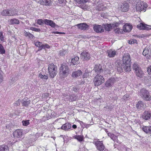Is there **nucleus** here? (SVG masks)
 <instances>
[{"instance_id":"obj_31","label":"nucleus","mask_w":151,"mask_h":151,"mask_svg":"<svg viewBox=\"0 0 151 151\" xmlns=\"http://www.w3.org/2000/svg\"><path fill=\"white\" fill-rule=\"evenodd\" d=\"M8 147L5 145L0 146V151H9Z\"/></svg>"},{"instance_id":"obj_4","label":"nucleus","mask_w":151,"mask_h":151,"mask_svg":"<svg viewBox=\"0 0 151 151\" xmlns=\"http://www.w3.org/2000/svg\"><path fill=\"white\" fill-rule=\"evenodd\" d=\"M104 82V79L103 76L97 74L94 78L93 81L94 85L98 86L102 84Z\"/></svg>"},{"instance_id":"obj_28","label":"nucleus","mask_w":151,"mask_h":151,"mask_svg":"<svg viewBox=\"0 0 151 151\" xmlns=\"http://www.w3.org/2000/svg\"><path fill=\"white\" fill-rule=\"evenodd\" d=\"M103 25L105 29L107 31H109L113 29L111 24H104Z\"/></svg>"},{"instance_id":"obj_39","label":"nucleus","mask_w":151,"mask_h":151,"mask_svg":"<svg viewBox=\"0 0 151 151\" xmlns=\"http://www.w3.org/2000/svg\"><path fill=\"white\" fill-rule=\"evenodd\" d=\"M133 68L135 70V71L140 69L138 64L136 63H135L133 64Z\"/></svg>"},{"instance_id":"obj_34","label":"nucleus","mask_w":151,"mask_h":151,"mask_svg":"<svg viewBox=\"0 0 151 151\" xmlns=\"http://www.w3.org/2000/svg\"><path fill=\"white\" fill-rule=\"evenodd\" d=\"M10 22L12 24H19V20L16 19H12L10 20Z\"/></svg>"},{"instance_id":"obj_18","label":"nucleus","mask_w":151,"mask_h":151,"mask_svg":"<svg viewBox=\"0 0 151 151\" xmlns=\"http://www.w3.org/2000/svg\"><path fill=\"white\" fill-rule=\"evenodd\" d=\"M78 29L81 30H85L88 27V25L85 23H80L76 25Z\"/></svg>"},{"instance_id":"obj_30","label":"nucleus","mask_w":151,"mask_h":151,"mask_svg":"<svg viewBox=\"0 0 151 151\" xmlns=\"http://www.w3.org/2000/svg\"><path fill=\"white\" fill-rule=\"evenodd\" d=\"M79 58L78 57H76L71 59V63L73 65H75L79 63Z\"/></svg>"},{"instance_id":"obj_1","label":"nucleus","mask_w":151,"mask_h":151,"mask_svg":"<svg viewBox=\"0 0 151 151\" xmlns=\"http://www.w3.org/2000/svg\"><path fill=\"white\" fill-rule=\"evenodd\" d=\"M122 61V66H123L124 69L126 72L130 71L131 70V62L130 55L129 54H124L123 55Z\"/></svg>"},{"instance_id":"obj_57","label":"nucleus","mask_w":151,"mask_h":151,"mask_svg":"<svg viewBox=\"0 0 151 151\" xmlns=\"http://www.w3.org/2000/svg\"><path fill=\"white\" fill-rule=\"evenodd\" d=\"M90 125V124H84V126L85 127L87 128H88V127H89Z\"/></svg>"},{"instance_id":"obj_13","label":"nucleus","mask_w":151,"mask_h":151,"mask_svg":"<svg viewBox=\"0 0 151 151\" xmlns=\"http://www.w3.org/2000/svg\"><path fill=\"white\" fill-rule=\"evenodd\" d=\"M81 56L82 58H83L85 60H87L91 58L90 54L86 51H83L81 54Z\"/></svg>"},{"instance_id":"obj_45","label":"nucleus","mask_w":151,"mask_h":151,"mask_svg":"<svg viewBox=\"0 0 151 151\" xmlns=\"http://www.w3.org/2000/svg\"><path fill=\"white\" fill-rule=\"evenodd\" d=\"M30 29L34 31L35 32H40V29L35 27H31L30 28Z\"/></svg>"},{"instance_id":"obj_21","label":"nucleus","mask_w":151,"mask_h":151,"mask_svg":"<svg viewBox=\"0 0 151 151\" xmlns=\"http://www.w3.org/2000/svg\"><path fill=\"white\" fill-rule=\"evenodd\" d=\"M45 24L47 25L50 26L54 28L56 26H58V25L55 24L52 21L47 19H45Z\"/></svg>"},{"instance_id":"obj_37","label":"nucleus","mask_w":151,"mask_h":151,"mask_svg":"<svg viewBox=\"0 0 151 151\" xmlns=\"http://www.w3.org/2000/svg\"><path fill=\"white\" fill-rule=\"evenodd\" d=\"M39 77L42 79H45L47 80L48 78V77L47 76L45 75L44 74L43 75L41 73H40V74L39 75Z\"/></svg>"},{"instance_id":"obj_6","label":"nucleus","mask_w":151,"mask_h":151,"mask_svg":"<svg viewBox=\"0 0 151 151\" xmlns=\"http://www.w3.org/2000/svg\"><path fill=\"white\" fill-rule=\"evenodd\" d=\"M60 73L63 76H66L68 73V67L66 64L63 63L61 64L60 68Z\"/></svg>"},{"instance_id":"obj_48","label":"nucleus","mask_w":151,"mask_h":151,"mask_svg":"<svg viewBox=\"0 0 151 151\" xmlns=\"http://www.w3.org/2000/svg\"><path fill=\"white\" fill-rule=\"evenodd\" d=\"M120 66V65H119L118 66H116L118 72L121 73L122 72L123 69Z\"/></svg>"},{"instance_id":"obj_9","label":"nucleus","mask_w":151,"mask_h":151,"mask_svg":"<svg viewBox=\"0 0 151 151\" xmlns=\"http://www.w3.org/2000/svg\"><path fill=\"white\" fill-rule=\"evenodd\" d=\"M137 27L140 30H149L151 29V26H149L141 23L137 25Z\"/></svg>"},{"instance_id":"obj_53","label":"nucleus","mask_w":151,"mask_h":151,"mask_svg":"<svg viewBox=\"0 0 151 151\" xmlns=\"http://www.w3.org/2000/svg\"><path fill=\"white\" fill-rule=\"evenodd\" d=\"M147 71L149 74L151 75V65L147 68Z\"/></svg>"},{"instance_id":"obj_35","label":"nucleus","mask_w":151,"mask_h":151,"mask_svg":"<svg viewBox=\"0 0 151 151\" xmlns=\"http://www.w3.org/2000/svg\"><path fill=\"white\" fill-rule=\"evenodd\" d=\"M24 35L25 36L29 37V38L32 39L33 38V37H34L33 35L31 34L29 32H27L26 31H25L24 32Z\"/></svg>"},{"instance_id":"obj_7","label":"nucleus","mask_w":151,"mask_h":151,"mask_svg":"<svg viewBox=\"0 0 151 151\" xmlns=\"http://www.w3.org/2000/svg\"><path fill=\"white\" fill-rule=\"evenodd\" d=\"M35 44L36 46L38 47V50H40L42 49H48L50 48V46L47 44H44L42 42L39 41L35 42Z\"/></svg>"},{"instance_id":"obj_20","label":"nucleus","mask_w":151,"mask_h":151,"mask_svg":"<svg viewBox=\"0 0 151 151\" xmlns=\"http://www.w3.org/2000/svg\"><path fill=\"white\" fill-rule=\"evenodd\" d=\"M93 70L95 72L98 74L100 73L103 71V69L100 64L95 65Z\"/></svg>"},{"instance_id":"obj_40","label":"nucleus","mask_w":151,"mask_h":151,"mask_svg":"<svg viewBox=\"0 0 151 151\" xmlns=\"http://www.w3.org/2000/svg\"><path fill=\"white\" fill-rule=\"evenodd\" d=\"M77 97V96H76L75 94H72L70 96V100L72 101H75L76 100Z\"/></svg>"},{"instance_id":"obj_41","label":"nucleus","mask_w":151,"mask_h":151,"mask_svg":"<svg viewBox=\"0 0 151 151\" xmlns=\"http://www.w3.org/2000/svg\"><path fill=\"white\" fill-rule=\"evenodd\" d=\"M45 19L42 20V19H38L37 20V23L40 25H41L44 23L45 24Z\"/></svg>"},{"instance_id":"obj_52","label":"nucleus","mask_w":151,"mask_h":151,"mask_svg":"<svg viewBox=\"0 0 151 151\" xmlns=\"http://www.w3.org/2000/svg\"><path fill=\"white\" fill-rule=\"evenodd\" d=\"M60 55L61 56H63V55H65V53H66V52L65 51H63V50H61L60 51Z\"/></svg>"},{"instance_id":"obj_33","label":"nucleus","mask_w":151,"mask_h":151,"mask_svg":"<svg viewBox=\"0 0 151 151\" xmlns=\"http://www.w3.org/2000/svg\"><path fill=\"white\" fill-rule=\"evenodd\" d=\"M108 135L114 141H116L117 139V137L111 133H108Z\"/></svg>"},{"instance_id":"obj_47","label":"nucleus","mask_w":151,"mask_h":151,"mask_svg":"<svg viewBox=\"0 0 151 151\" xmlns=\"http://www.w3.org/2000/svg\"><path fill=\"white\" fill-rule=\"evenodd\" d=\"M0 39L1 41H4V36L2 32H0Z\"/></svg>"},{"instance_id":"obj_62","label":"nucleus","mask_w":151,"mask_h":151,"mask_svg":"<svg viewBox=\"0 0 151 151\" xmlns=\"http://www.w3.org/2000/svg\"><path fill=\"white\" fill-rule=\"evenodd\" d=\"M72 127L74 129H76L77 127V126L75 124H73V125Z\"/></svg>"},{"instance_id":"obj_49","label":"nucleus","mask_w":151,"mask_h":151,"mask_svg":"<svg viewBox=\"0 0 151 151\" xmlns=\"http://www.w3.org/2000/svg\"><path fill=\"white\" fill-rule=\"evenodd\" d=\"M111 25L113 29H115L116 27H118L119 25V24L118 23H116L114 24H111Z\"/></svg>"},{"instance_id":"obj_50","label":"nucleus","mask_w":151,"mask_h":151,"mask_svg":"<svg viewBox=\"0 0 151 151\" xmlns=\"http://www.w3.org/2000/svg\"><path fill=\"white\" fill-rule=\"evenodd\" d=\"M89 73L85 72L83 75V78H86L89 76Z\"/></svg>"},{"instance_id":"obj_64","label":"nucleus","mask_w":151,"mask_h":151,"mask_svg":"<svg viewBox=\"0 0 151 151\" xmlns=\"http://www.w3.org/2000/svg\"><path fill=\"white\" fill-rule=\"evenodd\" d=\"M84 7H85V6H84V5H83L82 6L81 8L82 9H85V8H84Z\"/></svg>"},{"instance_id":"obj_25","label":"nucleus","mask_w":151,"mask_h":151,"mask_svg":"<svg viewBox=\"0 0 151 151\" xmlns=\"http://www.w3.org/2000/svg\"><path fill=\"white\" fill-rule=\"evenodd\" d=\"M71 127V124L68 123H66L65 124H63L60 128L65 131H68V129H70Z\"/></svg>"},{"instance_id":"obj_17","label":"nucleus","mask_w":151,"mask_h":151,"mask_svg":"<svg viewBox=\"0 0 151 151\" xmlns=\"http://www.w3.org/2000/svg\"><path fill=\"white\" fill-rule=\"evenodd\" d=\"M22 131L21 129H17L13 134L14 137L17 138L22 136Z\"/></svg>"},{"instance_id":"obj_56","label":"nucleus","mask_w":151,"mask_h":151,"mask_svg":"<svg viewBox=\"0 0 151 151\" xmlns=\"http://www.w3.org/2000/svg\"><path fill=\"white\" fill-rule=\"evenodd\" d=\"M114 29V32H117L118 33H119V28H115Z\"/></svg>"},{"instance_id":"obj_58","label":"nucleus","mask_w":151,"mask_h":151,"mask_svg":"<svg viewBox=\"0 0 151 151\" xmlns=\"http://www.w3.org/2000/svg\"><path fill=\"white\" fill-rule=\"evenodd\" d=\"M73 90L75 92H77L78 91V89L76 87H73Z\"/></svg>"},{"instance_id":"obj_60","label":"nucleus","mask_w":151,"mask_h":151,"mask_svg":"<svg viewBox=\"0 0 151 151\" xmlns=\"http://www.w3.org/2000/svg\"><path fill=\"white\" fill-rule=\"evenodd\" d=\"M3 80L2 77V75L0 74V83H1Z\"/></svg>"},{"instance_id":"obj_23","label":"nucleus","mask_w":151,"mask_h":151,"mask_svg":"<svg viewBox=\"0 0 151 151\" xmlns=\"http://www.w3.org/2000/svg\"><path fill=\"white\" fill-rule=\"evenodd\" d=\"M38 2L42 5L49 6L51 4L50 0H39Z\"/></svg>"},{"instance_id":"obj_29","label":"nucleus","mask_w":151,"mask_h":151,"mask_svg":"<svg viewBox=\"0 0 151 151\" xmlns=\"http://www.w3.org/2000/svg\"><path fill=\"white\" fill-rule=\"evenodd\" d=\"M82 73V72L81 70H78L73 72L72 73V76L73 77H77L81 75Z\"/></svg>"},{"instance_id":"obj_63","label":"nucleus","mask_w":151,"mask_h":151,"mask_svg":"<svg viewBox=\"0 0 151 151\" xmlns=\"http://www.w3.org/2000/svg\"><path fill=\"white\" fill-rule=\"evenodd\" d=\"M80 123L81 125H84V123L82 121H80Z\"/></svg>"},{"instance_id":"obj_5","label":"nucleus","mask_w":151,"mask_h":151,"mask_svg":"<svg viewBox=\"0 0 151 151\" xmlns=\"http://www.w3.org/2000/svg\"><path fill=\"white\" fill-rule=\"evenodd\" d=\"M147 7V5L144 4L141 1H138L136 5V9L137 11H144L145 12V9Z\"/></svg>"},{"instance_id":"obj_27","label":"nucleus","mask_w":151,"mask_h":151,"mask_svg":"<svg viewBox=\"0 0 151 151\" xmlns=\"http://www.w3.org/2000/svg\"><path fill=\"white\" fill-rule=\"evenodd\" d=\"M21 102L22 105L26 106L30 104V101L26 97L22 99Z\"/></svg>"},{"instance_id":"obj_10","label":"nucleus","mask_w":151,"mask_h":151,"mask_svg":"<svg viewBox=\"0 0 151 151\" xmlns=\"http://www.w3.org/2000/svg\"><path fill=\"white\" fill-rule=\"evenodd\" d=\"M151 116V113L150 111H145L143 113L142 118L144 120H149Z\"/></svg>"},{"instance_id":"obj_2","label":"nucleus","mask_w":151,"mask_h":151,"mask_svg":"<svg viewBox=\"0 0 151 151\" xmlns=\"http://www.w3.org/2000/svg\"><path fill=\"white\" fill-rule=\"evenodd\" d=\"M139 96L146 101H150L151 100V96L149 92L145 88L141 89L138 93Z\"/></svg>"},{"instance_id":"obj_26","label":"nucleus","mask_w":151,"mask_h":151,"mask_svg":"<svg viewBox=\"0 0 151 151\" xmlns=\"http://www.w3.org/2000/svg\"><path fill=\"white\" fill-rule=\"evenodd\" d=\"M142 130L146 133H151V127L150 126H143L142 127Z\"/></svg>"},{"instance_id":"obj_46","label":"nucleus","mask_w":151,"mask_h":151,"mask_svg":"<svg viewBox=\"0 0 151 151\" xmlns=\"http://www.w3.org/2000/svg\"><path fill=\"white\" fill-rule=\"evenodd\" d=\"M137 40H136L132 39L129 41V43L130 44H133L137 42Z\"/></svg>"},{"instance_id":"obj_11","label":"nucleus","mask_w":151,"mask_h":151,"mask_svg":"<svg viewBox=\"0 0 151 151\" xmlns=\"http://www.w3.org/2000/svg\"><path fill=\"white\" fill-rule=\"evenodd\" d=\"M145 104L142 101H139L136 104V108L138 111H142L145 109Z\"/></svg>"},{"instance_id":"obj_19","label":"nucleus","mask_w":151,"mask_h":151,"mask_svg":"<svg viewBox=\"0 0 151 151\" xmlns=\"http://www.w3.org/2000/svg\"><path fill=\"white\" fill-rule=\"evenodd\" d=\"M96 9V10L99 11H104L106 9V7L102 3L99 2L97 5Z\"/></svg>"},{"instance_id":"obj_8","label":"nucleus","mask_w":151,"mask_h":151,"mask_svg":"<svg viewBox=\"0 0 151 151\" xmlns=\"http://www.w3.org/2000/svg\"><path fill=\"white\" fill-rule=\"evenodd\" d=\"M16 14L12 9L4 10L1 12V14L4 16H13Z\"/></svg>"},{"instance_id":"obj_43","label":"nucleus","mask_w":151,"mask_h":151,"mask_svg":"<svg viewBox=\"0 0 151 151\" xmlns=\"http://www.w3.org/2000/svg\"><path fill=\"white\" fill-rule=\"evenodd\" d=\"M22 122L23 125L25 126H27L29 124V120H23Z\"/></svg>"},{"instance_id":"obj_51","label":"nucleus","mask_w":151,"mask_h":151,"mask_svg":"<svg viewBox=\"0 0 151 151\" xmlns=\"http://www.w3.org/2000/svg\"><path fill=\"white\" fill-rule=\"evenodd\" d=\"M20 104V101L19 99H18L17 101L14 104V106H18Z\"/></svg>"},{"instance_id":"obj_15","label":"nucleus","mask_w":151,"mask_h":151,"mask_svg":"<svg viewBox=\"0 0 151 151\" xmlns=\"http://www.w3.org/2000/svg\"><path fill=\"white\" fill-rule=\"evenodd\" d=\"M93 29L95 31L98 33L104 32V29L102 26L98 24H95L94 25Z\"/></svg>"},{"instance_id":"obj_61","label":"nucleus","mask_w":151,"mask_h":151,"mask_svg":"<svg viewBox=\"0 0 151 151\" xmlns=\"http://www.w3.org/2000/svg\"><path fill=\"white\" fill-rule=\"evenodd\" d=\"M148 78L149 83L151 84V77H149Z\"/></svg>"},{"instance_id":"obj_54","label":"nucleus","mask_w":151,"mask_h":151,"mask_svg":"<svg viewBox=\"0 0 151 151\" xmlns=\"http://www.w3.org/2000/svg\"><path fill=\"white\" fill-rule=\"evenodd\" d=\"M49 96V94L47 93H44V94H43L42 95V96L44 98L47 97H48Z\"/></svg>"},{"instance_id":"obj_32","label":"nucleus","mask_w":151,"mask_h":151,"mask_svg":"<svg viewBox=\"0 0 151 151\" xmlns=\"http://www.w3.org/2000/svg\"><path fill=\"white\" fill-rule=\"evenodd\" d=\"M136 75L138 77H142L143 73L141 70L140 69L135 71Z\"/></svg>"},{"instance_id":"obj_59","label":"nucleus","mask_w":151,"mask_h":151,"mask_svg":"<svg viewBox=\"0 0 151 151\" xmlns=\"http://www.w3.org/2000/svg\"><path fill=\"white\" fill-rule=\"evenodd\" d=\"M64 0H58L59 3L60 4H61L63 3Z\"/></svg>"},{"instance_id":"obj_24","label":"nucleus","mask_w":151,"mask_h":151,"mask_svg":"<svg viewBox=\"0 0 151 151\" xmlns=\"http://www.w3.org/2000/svg\"><path fill=\"white\" fill-rule=\"evenodd\" d=\"M132 28L131 25L128 24H125L123 26V30L125 32H129L131 31Z\"/></svg>"},{"instance_id":"obj_14","label":"nucleus","mask_w":151,"mask_h":151,"mask_svg":"<svg viewBox=\"0 0 151 151\" xmlns=\"http://www.w3.org/2000/svg\"><path fill=\"white\" fill-rule=\"evenodd\" d=\"M129 6L128 3L124 2L121 4L120 7V9L123 12H126L127 11L129 8Z\"/></svg>"},{"instance_id":"obj_44","label":"nucleus","mask_w":151,"mask_h":151,"mask_svg":"<svg viewBox=\"0 0 151 151\" xmlns=\"http://www.w3.org/2000/svg\"><path fill=\"white\" fill-rule=\"evenodd\" d=\"M149 52L148 50L147 49H145L143 52L142 54L144 56H146Z\"/></svg>"},{"instance_id":"obj_3","label":"nucleus","mask_w":151,"mask_h":151,"mask_svg":"<svg viewBox=\"0 0 151 151\" xmlns=\"http://www.w3.org/2000/svg\"><path fill=\"white\" fill-rule=\"evenodd\" d=\"M48 69L50 77L52 78H54L57 73V66L51 63L49 64Z\"/></svg>"},{"instance_id":"obj_55","label":"nucleus","mask_w":151,"mask_h":151,"mask_svg":"<svg viewBox=\"0 0 151 151\" xmlns=\"http://www.w3.org/2000/svg\"><path fill=\"white\" fill-rule=\"evenodd\" d=\"M54 34H65L64 32H52Z\"/></svg>"},{"instance_id":"obj_42","label":"nucleus","mask_w":151,"mask_h":151,"mask_svg":"<svg viewBox=\"0 0 151 151\" xmlns=\"http://www.w3.org/2000/svg\"><path fill=\"white\" fill-rule=\"evenodd\" d=\"M75 1L78 4L84 3L88 1V0H75Z\"/></svg>"},{"instance_id":"obj_22","label":"nucleus","mask_w":151,"mask_h":151,"mask_svg":"<svg viewBox=\"0 0 151 151\" xmlns=\"http://www.w3.org/2000/svg\"><path fill=\"white\" fill-rule=\"evenodd\" d=\"M116 52L114 50L111 49L108 50L107 51V56L109 58H112L115 56L116 55Z\"/></svg>"},{"instance_id":"obj_38","label":"nucleus","mask_w":151,"mask_h":151,"mask_svg":"<svg viewBox=\"0 0 151 151\" xmlns=\"http://www.w3.org/2000/svg\"><path fill=\"white\" fill-rule=\"evenodd\" d=\"M5 53V50L2 45L0 44V54H3Z\"/></svg>"},{"instance_id":"obj_12","label":"nucleus","mask_w":151,"mask_h":151,"mask_svg":"<svg viewBox=\"0 0 151 151\" xmlns=\"http://www.w3.org/2000/svg\"><path fill=\"white\" fill-rule=\"evenodd\" d=\"M95 145L97 149L100 151H102L104 149L105 147L103 144L102 141H97L95 142Z\"/></svg>"},{"instance_id":"obj_36","label":"nucleus","mask_w":151,"mask_h":151,"mask_svg":"<svg viewBox=\"0 0 151 151\" xmlns=\"http://www.w3.org/2000/svg\"><path fill=\"white\" fill-rule=\"evenodd\" d=\"M73 137L80 142L82 141L83 139L82 136L76 135L74 136Z\"/></svg>"},{"instance_id":"obj_16","label":"nucleus","mask_w":151,"mask_h":151,"mask_svg":"<svg viewBox=\"0 0 151 151\" xmlns=\"http://www.w3.org/2000/svg\"><path fill=\"white\" fill-rule=\"evenodd\" d=\"M116 82V80L114 78H111L108 80L105 83V85L107 87H111Z\"/></svg>"}]
</instances>
